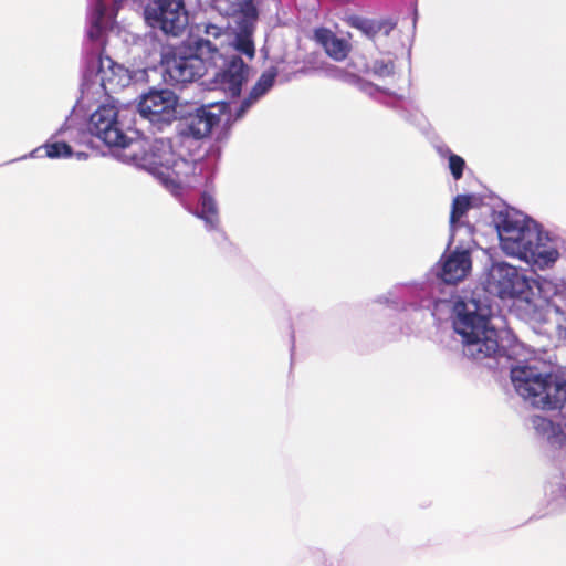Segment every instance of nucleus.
Wrapping results in <instances>:
<instances>
[{
	"label": "nucleus",
	"mask_w": 566,
	"mask_h": 566,
	"mask_svg": "<svg viewBox=\"0 0 566 566\" xmlns=\"http://www.w3.org/2000/svg\"><path fill=\"white\" fill-rule=\"evenodd\" d=\"M259 98L252 97V93L250 92L248 97H245L237 112V117H242L243 114L254 104Z\"/></svg>",
	"instance_id": "26"
},
{
	"label": "nucleus",
	"mask_w": 566,
	"mask_h": 566,
	"mask_svg": "<svg viewBox=\"0 0 566 566\" xmlns=\"http://www.w3.org/2000/svg\"><path fill=\"white\" fill-rule=\"evenodd\" d=\"M190 55H174L167 61V74L174 84H186L203 76L207 64L218 66L222 60L220 48L210 40L196 39L190 43Z\"/></svg>",
	"instance_id": "4"
},
{
	"label": "nucleus",
	"mask_w": 566,
	"mask_h": 566,
	"mask_svg": "<svg viewBox=\"0 0 566 566\" xmlns=\"http://www.w3.org/2000/svg\"><path fill=\"white\" fill-rule=\"evenodd\" d=\"M496 230L500 247L510 256L539 268L548 266L559 256L558 251L548 245L547 235L536 224L505 214L501 217Z\"/></svg>",
	"instance_id": "1"
},
{
	"label": "nucleus",
	"mask_w": 566,
	"mask_h": 566,
	"mask_svg": "<svg viewBox=\"0 0 566 566\" xmlns=\"http://www.w3.org/2000/svg\"><path fill=\"white\" fill-rule=\"evenodd\" d=\"M277 74L279 70L275 66H271L262 72L256 83L250 91L252 93V97L261 98L263 95H265L274 85Z\"/></svg>",
	"instance_id": "18"
},
{
	"label": "nucleus",
	"mask_w": 566,
	"mask_h": 566,
	"mask_svg": "<svg viewBox=\"0 0 566 566\" xmlns=\"http://www.w3.org/2000/svg\"><path fill=\"white\" fill-rule=\"evenodd\" d=\"M314 39L324 48L326 54L335 61L345 60L350 52V44L345 39L337 38L329 29H316Z\"/></svg>",
	"instance_id": "15"
},
{
	"label": "nucleus",
	"mask_w": 566,
	"mask_h": 566,
	"mask_svg": "<svg viewBox=\"0 0 566 566\" xmlns=\"http://www.w3.org/2000/svg\"><path fill=\"white\" fill-rule=\"evenodd\" d=\"M353 25L360 30L369 39H374L378 34L388 36L395 29L396 23L390 20L357 19Z\"/></svg>",
	"instance_id": "16"
},
{
	"label": "nucleus",
	"mask_w": 566,
	"mask_h": 566,
	"mask_svg": "<svg viewBox=\"0 0 566 566\" xmlns=\"http://www.w3.org/2000/svg\"><path fill=\"white\" fill-rule=\"evenodd\" d=\"M174 154L175 151L169 139L148 140L146 138H132L124 150L126 158L158 179L163 176V170L174 159Z\"/></svg>",
	"instance_id": "5"
},
{
	"label": "nucleus",
	"mask_w": 566,
	"mask_h": 566,
	"mask_svg": "<svg viewBox=\"0 0 566 566\" xmlns=\"http://www.w3.org/2000/svg\"><path fill=\"white\" fill-rule=\"evenodd\" d=\"M234 48L250 60L255 55V46L250 33H239L235 38Z\"/></svg>",
	"instance_id": "21"
},
{
	"label": "nucleus",
	"mask_w": 566,
	"mask_h": 566,
	"mask_svg": "<svg viewBox=\"0 0 566 566\" xmlns=\"http://www.w3.org/2000/svg\"><path fill=\"white\" fill-rule=\"evenodd\" d=\"M563 496L566 499V484L563 486Z\"/></svg>",
	"instance_id": "28"
},
{
	"label": "nucleus",
	"mask_w": 566,
	"mask_h": 566,
	"mask_svg": "<svg viewBox=\"0 0 566 566\" xmlns=\"http://www.w3.org/2000/svg\"><path fill=\"white\" fill-rule=\"evenodd\" d=\"M454 329L463 338V353L475 360L494 357L500 352L497 331L486 314L479 313L474 301L455 305Z\"/></svg>",
	"instance_id": "2"
},
{
	"label": "nucleus",
	"mask_w": 566,
	"mask_h": 566,
	"mask_svg": "<svg viewBox=\"0 0 566 566\" xmlns=\"http://www.w3.org/2000/svg\"><path fill=\"white\" fill-rule=\"evenodd\" d=\"M490 284L501 298L521 296L527 287L526 279L517 269L507 263H497L490 273Z\"/></svg>",
	"instance_id": "9"
},
{
	"label": "nucleus",
	"mask_w": 566,
	"mask_h": 566,
	"mask_svg": "<svg viewBox=\"0 0 566 566\" xmlns=\"http://www.w3.org/2000/svg\"><path fill=\"white\" fill-rule=\"evenodd\" d=\"M374 71L376 74L385 76L389 75L394 71V63L392 62H384V61H376L374 64Z\"/></svg>",
	"instance_id": "24"
},
{
	"label": "nucleus",
	"mask_w": 566,
	"mask_h": 566,
	"mask_svg": "<svg viewBox=\"0 0 566 566\" xmlns=\"http://www.w3.org/2000/svg\"><path fill=\"white\" fill-rule=\"evenodd\" d=\"M223 67L214 74L213 83L230 96L240 95L242 85L248 78L249 66L238 55L228 60L222 55Z\"/></svg>",
	"instance_id": "10"
},
{
	"label": "nucleus",
	"mask_w": 566,
	"mask_h": 566,
	"mask_svg": "<svg viewBox=\"0 0 566 566\" xmlns=\"http://www.w3.org/2000/svg\"><path fill=\"white\" fill-rule=\"evenodd\" d=\"M117 108L113 105L99 106L90 118V132L109 147L126 149L132 138L122 130L117 120Z\"/></svg>",
	"instance_id": "8"
},
{
	"label": "nucleus",
	"mask_w": 566,
	"mask_h": 566,
	"mask_svg": "<svg viewBox=\"0 0 566 566\" xmlns=\"http://www.w3.org/2000/svg\"><path fill=\"white\" fill-rule=\"evenodd\" d=\"M200 203L199 217L210 224H216L218 222V208L212 196L207 192L202 193Z\"/></svg>",
	"instance_id": "20"
},
{
	"label": "nucleus",
	"mask_w": 566,
	"mask_h": 566,
	"mask_svg": "<svg viewBox=\"0 0 566 566\" xmlns=\"http://www.w3.org/2000/svg\"><path fill=\"white\" fill-rule=\"evenodd\" d=\"M203 34L206 36H200L199 39L210 40L212 43H214L218 46L216 41L219 40L220 38H222L224 32L221 27H218L212 23H206L203 25Z\"/></svg>",
	"instance_id": "23"
},
{
	"label": "nucleus",
	"mask_w": 566,
	"mask_h": 566,
	"mask_svg": "<svg viewBox=\"0 0 566 566\" xmlns=\"http://www.w3.org/2000/svg\"><path fill=\"white\" fill-rule=\"evenodd\" d=\"M177 96L169 90L150 91L138 103V112L142 117L161 129L177 118Z\"/></svg>",
	"instance_id": "7"
},
{
	"label": "nucleus",
	"mask_w": 566,
	"mask_h": 566,
	"mask_svg": "<svg viewBox=\"0 0 566 566\" xmlns=\"http://www.w3.org/2000/svg\"><path fill=\"white\" fill-rule=\"evenodd\" d=\"M35 157L67 158L72 156V147L65 142H48L34 151Z\"/></svg>",
	"instance_id": "17"
},
{
	"label": "nucleus",
	"mask_w": 566,
	"mask_h": 566,
	"mask_svg": "<svg viewBox=\"0 0 566 566\" xmlns=\"http://www.w3.org/2000/svg\"><path fill=\"white\" fill-rule=\"evenodd\" d=\"M516 391L534 407L554 410L566 402V381L552 374H542L534 366H517L511 370Z\"/></svg>",
	"instance_id": "3"
},
{
	"label": "nucleus",
	"mask_w": 566,
	"mask_h": 566,
	"mask_svg": "<svg viewBox=\"0 0 566 566\" xmlns=\"http://www.w3.org/2000/svg\"><path fill=\"white\" fill-rule=\"evenodd\" d=\"M116 6L120 4L124 0H113Z\"/></svg>",
	"instance_id": "29"
},
{
	"label": "nucleus",
	"mask_w": 566,
	"mask_h": 566,
	"mask_svg": "<svg viewBox=\"0 0 566 566\" xmlns=\"http://www.w3.org/2000/svg\"><path fill=\"white\" fill-rule=\"evenodd\" d=\"M472 197L467 195H458L452 202L450 212V224L454 227L460 219L468 212L472 207Z\"/></svg>",
	"instance_id": "19"
},
{
	"label": "nucleus",
	"mask_w": 566,
	"mask_h": 566,
	"mask_svg": "<svg viewBox=\"0 0 566 566\" xmlns=\"http://www.w3.org/2000/svg\"><path fill=\"white\" fill-rule=\"evenodd\" d=\"M145 18L150 25L175 36L188 24L184 0H154L145 8Z\"/></svg>",
	"instance_id": "6"
},
{
	"label": "nucleus",
	"mask_w": 566,
	"mask_h": 566,
	"mask_svg": "<svg viewBox=\"0 0 566 566\" xmlns=\"http://www.w3.org/2000/svg\"><path fill=\"white\" fill-rule=\"evenodd\" d=\"M106 10L107 8L104 0L95 1L94 13L97 20H102L104 18V15L106 14Z\"/></svg>",
	"instance_id": "27"
},
{
	"label": "nucleus",
	"mask_w": 566,
	"mask_h": 566,
	"mask_svg": "<svg viewBox=\"0 0 566 566\" xmlns=\"http://www.w3.org/2000/svg\"><path fill=\"white\" fill-rule=\"evenodd\" d=\"M259 98L252 97V93L250 92L248 97H245L237 112V117H242L243 114L254 104Z\"/></svg>",
	"instance_id": "25"
},
{
	"label": "nucleus",
	"mask_w": 566,
	"mask_h": 566,
	"mask_svg": "<svg viewBox=\"0 0 566 566\" xmlns=\"http://www.w3.org/2000/svg\"><path fill=\"white\" fill-rule=\"evenodd\" d=\"M211 107L202 106L187 118L185 133L196 139L207 137L212 128L220 123V116Z\"/></svg>",
	"instance_id": "13"
},
{
	"label": "nucleus",
	"mask_w": 566,
	"mask_h": 566,
	"mask_svg": "<svg viewBox=\"0 0 566 566\" xmlns=\"http://www.w3.org/2000/svg\"><path fill=\"white\" fill-rule=\"evenodd\" d=\"M464 167H465V161L461 156L455 155V154H451L449 156V169L451 171L452 177L455 180H459L462 178Z\"/></svg>",
	"instance_id": "22"
},
{
	"label": "nucleus",
	"mask_w": 566,
	"mask_h": 566,
	"mask_svg": "<svg viewBox=\"0 0 566 566\" xmlns=\"http://www.w3.org/2000/svg\"><path fill=\"white\" fill-rule=\"evenodd\" d=\"M440 263L439 276L447 284H457L463 281L472 269L471 253L458 248L449 254H443Z\"/></svg>",
	"instance_id": "12"
},
{
	"label": "nucleus",
	"mask_w": 566,
	"mask_h": 566,
	"mask_svg": "<svg viewBox=\"0 0 566 566\" xmlns=\"http://www.w3.org/2000/svg\"><path fill=\"white\" fill-rule=\"evenodd\" d=\"M197 165L174 154V159L163 170L160 181L174 195L179 196L185 187H190L196 175Z\"/></svg>",
	"instance_id": "11"
},
{
	"label": "nucleus",
	"mask_w": 566,
	"mask_h": 566,
	"mask_svg": "<svg viewBox=\"0 0 566 566\" xmlns=\"http://www.w3.org/2000/svg\"><path fill=\"white\" fill-rule=\"evenodd\" d=\"M98 73L101 74L102 85L106 91L115 92L117 88L128 85L130 81L128 70L109 57L105 60L99 57Z\"/></svg>",
	"instance_id": "14"
}]
</instances>
